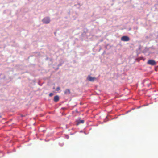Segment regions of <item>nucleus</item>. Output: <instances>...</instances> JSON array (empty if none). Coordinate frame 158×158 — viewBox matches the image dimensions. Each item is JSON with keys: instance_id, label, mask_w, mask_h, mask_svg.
I'll return each instance as SVG.
<instances>
[{"instance_id": "1", "label": "nucleus", "mask_w": 158, "mask_h": 158, "mask_svg": "<svg viewBox=\"0 0 158 158\" xmlns=\"http://www.w3.org/2000/svg\"><path fill=\"white\" fill-rule=\"evenodd\" d=\"M42 21L44 23L48 24L50 23V20L49 17H47L44 18Z\"/></svg>"}, {"instance_id": "2", "label": "nucleus", "mask_w": 158, "mask_h": 158, "mask_svg": "<svg viewBox=\"0 0 158 158\" xmlns=\"http://www.w3.org/2000/svg\"><path fill=\"white\" fill-rule=\"evenodd\" d=\"M147 64H148L154 65L156 64V63L155 61L152 60H150L147 62Z\"/></svg>"}, {"instance_id": "3", "label": "nucleus", "mask_w": 158, "mask_h": 158, "mask_svg": "<svg viewBox=\"0 0 158 158\" xmlns=\"http://www.w3.org/2000/svg\"><path fill=\"white\" fill-rule=\"evenodd\" d=\"M121 40L124 41H128L130 40V39L128 36H124L121 37Z\"/></svg>"}, {"instance_id": "4", "label": "nucleus", "mask_w": 158, "mask_h": 158, "mask_svg": "<svg viewBox=\"0 0 158 158\" xmlns=\"http://www.w3.org/2000/svg\"><path fill=\"white\" fill-rule=\"evenodd\" d=\"M96 79V78L95 77H93L90 76H89L87 77V79L90 81H94L95 79Z\"/></svg>"}, {"instance_id": "5", "label": "nucleus", "mask_w": 158, "mask_h": 158, "mask_svg": "<svg viewBox=\"0 0 158 158\" xmlns=\"http://www.w3.org/2000/svg\"><path fill=\"white\" fill-rule=\"evenodd\" d=\"M84 122V121L83 120H79L77 122L76 125H78L80 123H83Z\"/></svg>"}, {"instance_id": "6", "label": "nucleus", "mask_w": 158, "mask_h": 158, "mask_svg": "<svg viewBox=\"0 0 158 158\" xmlns=\"http://www.w3.org/2000/svg\"><path fill=\"white\" fill-rule=\"evenodd\" d=\"M59 97L58 96H56L54 97V100L55 102H56L59 101Z\"/></svg>"}, {"instance_id": "7", "label": "nucleus", "mask_w": 158, "mask_h": 158, "mask_svg": "<svg viewBox=\"0 0 158 158\" xmlns=\"http://www.w3.org/2000/svg\"><path fill=\"white\" fill-rule=\"evenodd\" d=\"M70 90L69 89H66L64 91V94H70Z\"/></svg>"}, {"instance_id": "8", "label": "nucleus", "mask_w": 158, "mask_h": 158, "mask_svg": "<svg viewBox=\"0 0 158 158\" xmlns=\"http://www.w3.org/2000/svg\"><path fill=\"white\" fill-rule=\"evenodd\" d=\"M60 89V88L59 87H58L56 89V91H59Z\"/></svg>"}, {"instance_id": "9", "label": "nucleus", "mask_w": 158, "mask_h": 158, "mask_svg": "<svg viewBox=\"0 0 158 158\" xmlns=\"http://www.w3.org/2000/svg\"><path fill=\"white\" fill-rule=\"evenodd\" d=\"M53 95V94L52 93H50L49 94V96L50 97H52Z\"/></svg>"}, {"instance_id": "10", "label": "nucleus", "mask_w": 158, "mask_h": 158, "mask_svg": "<svg viewBox=\"0 0 158 158\" xmlns=\"http://www.w3.org/2000/svg\"><path fill=\"white\" fill-rule=\"evenodd\" d=\"M1 117V115L0 114V118Z\"/></svg>"}, {"instance_id": "11", "label": "nucleus", "mask_w": 158, "mask_h": 158, "mask_svg": "<svg viewBox=\"0 0 158 158\" xmlns=\"http://www.w3.org/2000/svg\"><path fill=\"white\" fill-rule=\"evenodd\" d=\"M53 89H55V87H54L53 88Z\"/></svg>"}]
</instances>
